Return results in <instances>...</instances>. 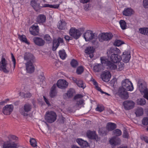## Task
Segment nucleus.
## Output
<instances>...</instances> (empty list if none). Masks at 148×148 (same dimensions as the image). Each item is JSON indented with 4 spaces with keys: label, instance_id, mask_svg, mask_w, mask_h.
Segmentation results:
<instances>
[{
    "label": "nucleus",
    "instance_id": "obj_50",
    "mask_svg": "<svg viewBox=\"0 0 148 148\" xmlns=\"http://www.w3.org/2000/svg\"><path fill=\"white\" fill-rule=\"evenodd\" d=\"M124 64L122 62L118 63L117 66V69L118 70L121 71L124 68Z\"/></svg>",
    "mask_w": 148,
    "mask_h": 148
},
{
    "label": "nucleus",
    "instance_id": "obj_27",
    "mask_svg": "<svg viewBox=\"0 0 148 148\" xmlns=\"http://www.w3.org/2000/svg\"><path fill=\"white\" fill-rule=\"evenodd\" d=\"M76 141L78 144L82 147H86L88 146V143L86 141L82 139H77Z\"/></svg>",
    "mask_w": 148,
    "mask_h": 148
},
{
    "label": "nucleus",
    "instance_id": "obj_51",
    "mask_svg": "<svg viewBox=\"0 0 148 148\" xmlns=\"http://www.w3.org/2000/svg\"><path fill=\"white\" fill-rule=\"evenodd\" d=\"M100 60L101 64L106 65V66L107 65V62L109 61L107 59H105L104 58L102 57H101L100 58Z\"/></svg>",
    "mask_w": 148,
    "mask_h": 148
},
{
    "label": "nucleus",
    "instance_id": "obj_6",
    "mask_svg": "<svg viewBox=\"0 0 148 148\" xmlns=\"http://www.w3.org/2000/svg\"><path fill=\"white\" fill-rule=\"evenodd\" d=\"M46 113L45 116V119L47 122L52 123L56 120V115L55 112L53 111H51L48 113L47 112Z\"/></svg>",
    "mask_w": 148,
    "mask_h": 148
},
{
    "label": "nucleus",
    "instance_id": "obj_40",
    "mask_svg": "<svg viewBox=\"0 0 148 148\" xmlns=\"http://www.w3.org/2000/svg\"><path fill=\"white\" fill-rule=\"evenodd\" d=\"M20 95L23 98H28L32 96L30 92H27L25 93L23 92H20Z\"/></svg>",
    "mask_w": 148,
    "mask_h": 148
},
{
    "label": "nucleus",
    "instance_id": "obj_54",
    "mask_svg": "<svg viewBox=\"0 0 148 148\" xmlns=\"http://www.w3.org/2000/svg\"><path fill=\"white\" fill-rule=\"evenodd\" d=\"M123 137L124 138H128L129 137V135L127 131L125 130L123 132Z\"/></svg>",
    "mask_w": 148,
    "mask_h": 148
},
{
    "label": "nucleus",
    "instance_id": "obj_1",
    "mask_svg": "<svg viewBox=\"0 0 148 148\" xmlns=\"http://www.w3.org/2000/svg\"><path fill=\"white\" fill-rule=\"evenodd\" d=\"M8 138L9 140L4 143L3 148H16L17 144L13 141L16 140L18 137L14 135H10Z\"/></svg>",
    "mask_w": 148,
    "mask_h": 148
},
{
    "label": "nucleus",
    "instance_id": "obj_15",
    "mask_svg": "<svg viewBox=\"0 0 148 148\" xmlns=\"http://www.w3.org/2000/svg\"><path fill=\"white\" fill-rule=\"evenodd\" d=\"M33 63L27 62L25 64L27 73H31L34 72L35 70V67L33 64Z\"/></svg>",
    "mask_w": 148,
    "mask_h": 148
},
{
    "label": "nucleus",
    "instance_id": "obj_61",
    "mask_svg": "<svg viewBox=\"0 0 148 148\" xmlns=\"http://www.w3.org/2000/svg\"><path fill=\"white\" fill-rule=\"evenodd\" d=\"M43 98H44V101H45V102L46 103L48 106L50 105V104L49 102V101H48V100L47 99V98L45 97L44 96H43Z\"/></svg>",
    "mask_w": 148,
    "mask_h": 148
},
{
    "label": "nucleus",
    "instance_id": "obj_60",
    "mask_svg": "<svg viewBox=\"0 0 148 148\" xmlns=\"http://www.w3.org/2000/svg\"><path fill=\"white\" fill-rule=\"evenodd\" d=\"M83 96L80 94H78L75 96L74 97V99L76 100L78 98H82L83 97Z\"/></svg>",
    "mask_w": 148,
    "mask_h": 148
},
{
    "label": "nucleus",
    "instance_id": "obj_44",
    "mask_svg": "<svg viewBox=\"0 0 148 148\" xmlns=\"http://www.w3.org/2000/svg\"><path fill=\"white\" fill-rule=\"evenodd\" d=\"M44 39L48 43H51V38L49 34H47L45 35L44 37Z\"/></svg>",
    "mask_w": 148,
    "mask_h": 148
},
{
    "label": "nucleus",
    "instance_id": "obj_62",
    "mask_svg": "<svg viewBox=\"0 0 148 148\" xmlns=\"http://www.w3.org/2000/svg\"><path fill=\"white\" fill-rule=\"evenodd\" d=\"M52 6V5H50L47 4H45L43 6L44 7H47V8H51V6Z\"/></svg>",
    "mask_w": 148,
    "mask_h": 148
},
{
    "label": "nucleus",
    "instance_id": "obj_9",
    "mask_svg": "<svg viewBox=\"0 0 148 148\" xmlns=\"http://www.w3.org/2000/svg\"><path fill=\"white\" fill-rule=\"evenodd\" d=\"M64 41L62 38L60 37L53 40V42L52 50L55 51L56 50L60 44L63 43Z\"/></svg>",
    "mask_w": 148,
    "mask_h": 148
},
{
    "label": "nucleus",
    "instance_id": "obj_25",
    "mask_svg": "<svg viewBox=\"0 0 148 148\" xmlns=\"http://www.w3.org/2000/svg\"><path fill=\"white\" fill-rule=\"evenodd\" d=\"M74 93V90L71 88L68 91L67 93H66L64 95V99H66L67 98H71L73 96Z\"/></svg>",
    "mask_w": 148,
    "mask_h": 148
},
{
    "label": "nucleus",
    "instance_id": "obj_23",
    "mask_svg": "<svg viewBox=\"0 0 148 148\" xmlns=\"http://www.w3.org/2000/svg\"><path fill=\"white\" fill-rule=\"evenodd\" d=\"M120 138L115 136L109 140L110 143L113 146L117 145L120 143Z\"/></svg>",
    "mask_w": 148,
    "mask_h": 148
},
{
    "label": "nucleus",
    "instance_id": "obj_59",
    "mask_svg": "<svg viewBox=\"0 0 148 148\" xmlns=\"http://www.w3.org/2000/svg\"><path fill=\"white\" fill-rule=\"evenodd\" d=\"M36 29H39L38 25H32L30 28L29 29L32 30H36Z\"/></svg>",
    "mask_w": 148,
    "mask_h": 148
},
{
    "label": "nucleus",
    "instance_id": "obj_13",
    "mask_svg": "<svg viewBox=\"0 0 148 148\" xmlns=\"http://www.w3.org/2000/svg\"><path fill=\"white\" fill-rule=\"evenodd\" d=\"M33 41L35 44L39 46H42L45 44V41L42 38L36 37L33 38Z\"/></svg>",
    "mask_w": 148,
    "mask_h": 148
},
{
    "label": "nucleus",
    "instance_id": "obj_20",
    "mask_svg": "<svg viewBox=\"0 0 148 148\" xmlns=\"http://www.w3.org/2000/svg\"><path fill=\"white\" fill-rule=\"evenodd\" d=\"M46 17L44 14H39L36 18V22L42 25L46 21Z\"/></svg>",
    "mask_w": 148,
    "mask_h": 148
},
{
    "label": "nucleus",
    "instance_id": "obj_48",
    "mask_svg": "<svg viewBox=\"0 0 148 148\" xmlns=\"http://www.w3.org/2000/svg\"><path fill=\"white\" fill-rule=\"evenodd\" d=\"M84 71V69L82 66H80L78 67L76 70V73L78 75L81 74Z\"/></svg>",
    "mask_w": 148,
    "mask_h": 148
},
{
    "label": "nucleus",
    "instance_id": "obj_49",
    "mask_svg": "<svg viewBox=\"0 0 148 148\" xmlns=\"http://www.w3.org/2000/svg\"><path fill=\"white\" fill-rule=\"evenodd\" d=\"M31 145L33 147H35L37 146L36 142V140L33 138L31 139L30 140Z\"/></svg>",
    "mask_w": 148,
    "mask_h": 148
},
{
    "label": "nucleus",
    "instance_id": "obj_33",
    "mask_svg": "<svg viewBox=\"0 0 148 148\" xmlns=\"http://www.w3.org/2000/svg\"><path fill=\"white\" fill-rule=\"evenodd\" d=\"M56 85L55 84L51 88L50 94V96L51 97L55 96L57 92L56 90Z\"/></svg>",
    "mask_w": 148,
    "mask_h": 148
},
{
    "label": "nucleus",
    "instance_id": "obj_58",
    "mask_svg": "<svg viewBox=\"0 0 148 148\" xmlns=\"http://www.w3.org/2000/svg\"><path fill=\"white\" fill-rule=\"evenodd\" d=\"M144 97L148 100V89H147L144 92Z\"/></svg>",
    "mask_w": 148,
    "mask_h": 148
},
{
    "label": "nucleus",
    "instance_id": "obj_5",
    "mask_svg": "<svg viewBox=\"0 0 148 148\" xmlns=\"http://www.w3.org/2000/svg\"><path fill=\"white\" fill-rule=\"evenodd\" d=\"M122 88L127 91H132L133 90L134 87L131 82L128 79L123 80L121 82Z\"/></svg>",
    "mask_w": 148,
    "mask_h": 148
},
{
    "label": "nucleus",
    "instance_id": "obj_46",
    "mask_svg": "<svg viewBox=\"0 0 148 148\" xmlns=\"http://www.w3.org/2000/svg\"><path fill=\"white\" fill-rule=\"evenodd\" d=\"M70 64L72 66L73 68H75L78 65L77 61L74 59H73L71 60Z\"/></svg>",
    "mask_w": 148,
    "mask_h": 148
},
{
    "label": "nucleus",
    "instance_id": "obj_63",
    "mask_svg": "<svg viewBox=\"0 0 148 148\" xmlns=\"http://www.w3.org/2000/svg\"><path fill=\"white\" fill-rule=\"evenodd\" d=\"M64 38L66 40H67L68 41L71 39V38L68 35L65 36L64 37Z\"/></svg>",
    "mask_w": 148,
    "mask_h": 148
},
{
    "label": "nucleus",
    "instance_id": "obj_42",
    "mask_svg": "<svg viewBox=\"0 0 148 148\" xmlns=\"http://www.w3.org/2000/svg\"><path fill=\"white\" fill-rule=\"evenodd\" d=\"M119 24L121 28L123 30H124L126 28V23L123 20H121L119 21Z\"/></svg>",
    "mask_w": 148,
    "mask_h": 148
},
{
    "label": "nucleus",
    "instance_id": "obj_4",
    "mask_svg": "<svg viewBox=\"0 0 148 148\" xmlns=\"http://www.w3.org/2000/svg\"><path fill=\"white\" fill-rule=\"evenodd\" d=\"M32 107L31 104L27 103L24 104L23 106L19 109V112L22 115L24 116H27L28 113L30 112Z\"/></svg>",
    "mask_w": 148,
    "mask_h": 148
},
{
    "label": "nucleus",
    "instance_id": "obj_7",
    "mask_svg": "<svg viewBox=\"0 0 148 148\" xmlns=\"http://www.w3.org/2000/svg\"><path fill=\"white\" fill-rule=\"evenodd\" d=\"M113 35L111 33H102L99 35V39L100 42L108 41L111 39Z\"/></svg>",
    "mask_w": 148,
    "mask_h": 148
},
{
    "label": "nucleus",
    "instance_id": "obj_17",
    "mask_svg": "<svg viewBox=\"0 0 148 148\" xmlns=\"http://www.w3.org/2000/svg\"><path fill=\"white\" fill-rule=\"evenodd\" d=\"M123 105L125 110H129L134 107V103L132 101L127 100L123 102Z\"/></svg>",
    "mask_w": 148,
    "mask_h": 148
},
{
    "label": "nucleus",
    "instance_id": "obj_37",
    "mask_svg": "<svg viewBox=\"0 0 148 148\" xmlns=\"http://www.w3.org/2000/svg\"><path fill=\"white\" fill-rule=\"evenodd\" d=\"M139 32L142 34L148 35V28H140L139 29Z\"/></svg>",
    "mask_w": 148,
    "mask_h": 148
},
{
    "label": "nucleus",
    "instance_id": "obj_22",
    "mask_svg": "<svg viewBox=\"0 0 148 148\" xmlns=\"http://www.w3.org/2000/svg\"><path fill=\"white\" fill-rule=\"evenodd\" d=\"M131 57L130 55V53H128L127 52H124L121 57V59L125 63L128 62Z\"/></svg>",
    "mask_w": 148,
    "mask_h": 148
},
{
    "label": "nucleus",
    "instance_id": "obj_57",
    "mask_svg": "<svg viewBox=\"0 0 148 148\" xmlns=\"http://www.w3.org/2000/svg\"><path fill=\"white\" fill-rule=\"evenodd\" d=\"M84 102V100L83 99H80L79 100H77V106H79L82 104Z\"/></svg>",
    "mask_w": 148,
    "mask_h": 148
},
{
    "label": "nucleus",
    "instance_id": "obj_18",
    "mask_svg": "<svg viewBox=\"0 0 148 148\" xmlns=\"http://www.w3.org/2000/svg\"><path fill=\"white\" fill-rule=\"evenodd\" d=\"M121 60V56L117 54L112 53L110 56V60L114 63L119 62Z\"/></svg>",
    "mask_w": 148,
    "mask_h": 148
},
{
    "label": "nucleus",
    "instance_id": "obj_21",
    "mask_svg": "<svg viewBox=\"0 0 148 148\" xmlns=\"http://www.w3.org/2000/svg\"><path fill=\"white\" fill-rule=\"evenodd\" d=\"M72 80L74 83H75L79 87L84 89L86 87V86L84 84L83 81L79 79L73 77Z\"/></svg>",
    "mask_w": 148,
    "mask_h": 148
},
{
    "label": "nucleus",
    "instance_id": "obj_2",
    "mask_svg": "<svg viewBox=\"0 0 148 148\" xmlns=\"http://www.w3.org/2000/svg\"><path fill=\"white\" fill-rule=\"evenodd\" d=\"M84 38L85 40L86 41H89L93 39L94 40L92 41V43L94 44H95L98 43L96 40L97 36H96L95 34L93 33L92 31L91 30H88L84 34Z\"/></svg>",
    "mask_w": 148,
    "mask_h": 148
},
{
    "label": "nucleus",
    "instance_id": "obj_64",
    "mask_svg": "<svg viewBox=\"0 0 148 148\" xmlns=\"http://www.w3.org/2000/svg\"><path fill=\"white\" fill-rule=\"evenodd\" d=\"M143 140L147 143H148V138L147 136L143 137Z\"/></svg>",
    "mask_w": 148,
    "mask_h": 148
},
{
    "label": "nucleus",
    "instance_id": "obj_10",
    "mask_svg": "<svg viewBox=\"0 0 148 148\" xmlns=\"http://www.w3.org/2000/svg\"><path fill=\"white\" fill-rule=\"evenodd\" d=\"M126 90L122 88H120L117 92L118 94L121 98L126 99L129 96L128 93Z\"/></svg>",
    "mask_w": 148,
    "mask_h": 148
},
{
    "label": "nucleus",
    "instance_id": "obj_45",
    "mask_svg": "<svg viewBox=\"0 0 148 148\" xmlns=\"http://www.w3.org/2000/svg\"><path fill=\"white\" fill-rule=\"evenodd\" d=\"M124 42L120 40H116L114 43V45L115 46L119 47L122 44H123Z\"/></svg>",
    "mask_w": 148,
    "mask_h": 148
},
{
    "label": "nucleus",
    "instance_id": "obj_31",
    "mask_svg": "<svg viewBox=\"0 0 148 148\" xmlns=\"http://www.w3.org/2000/svg\"><path fill=\"white\" fill-rule=\"evenodd\" d=\"M116 63H114L111 62V61H109L107 62V66L108 67V68L112 70H115L116 69H117V66L115 64Z\"/></svg>",
    "mask_w": 148,
    "mask_h": 148
},
{
    "label": "nucleus",
    "instance_id": "obj_12",
    "mask_svg": "<svg viewBox=\"0 0 148 148\" xmlns=\"http://www.w3.org/2000/svg\"><path fill=\"white\" fill-rule=\"evenodd\" d=\"M13 106L12 105H7L3 109V112L5 115H9L12 111Z\"/></svg>",
    "mask_w": 148,
    "mask_h": 148
},
{
    "label": "nucleus",
    "instance_id": "obj_8",
    "mask_svg": "<svg viewBox=\"0 0 148 148\" xmlns=\"http://www.w3.org/2000/svg\"><path fill=\"white\" fill-rule=\"evenodd\" d=\"M69 34L71 36L75 39H78L81 34L79 30L74 27H71V28Z\"/></svg>",
    "mask_w": 148,
    "mask_h": 148
},
{
    "label": "nucleus",
    "instance_id": "obj_55",
    "mask_svg": "<svg viewBox=\"0 0 148 148\" xmlns=\"http://www.w3.org/2000/svg\"><path fill=\"white\" fill-rule=\"evenodd\" d=\"M143 6L145 8H148V0H144Z\"/></svg>",
    "mask_w": 148,
    "mask_h": 148
},
{
    "label": "nucleus",
    "instance_id": "obj_47",
    "mask_svg": "<svg viewBox=\"0 0 148 148\" xmlns=\"http://www.w3.org/2000/svg\"><path fill=\"white\" fill-rule=\"evenodd\" d=\"M29 32L32 35L36 36L38 35V34L39 29H36V30L29 29Z\"/></svg>",
    "mask_w": 148,
    "mask_h": 148
},
{
    "label": "nucleus",
    "instance_id": "obj_29",
    "mask_svg": "<svg viewBox=\"0 0 148 148\" xmlns=\"http://www.w3.org/2000/svg\"><path fill=\"white\" fill-rule=\"evenodd\" d=\"M87 136L90 138L92 139H96L97 136L95 131H91L88 130L87 133Z\"/></svg>",
    "mask_w": 148,
    "mask_h": 148
},
{
    "label": "nucleus",
    "instance_id": "obj_56",
    "mask_svg": "<svg viewBox=\"0 0 148 148\" xmlns=\"http://www.w3.org/2000/svg\"><path fill=\"white\" fill-rule=\"evenodd\" d=\"M11 55L12 60L13 62V63L14 64V67H15V64H16V60H15V59L14 58V57L13 54L12 53H11Z\"/></svg>",
    "mask_w": 148,
    "mask_h": 148
},
{
    "label": "nucleus",
    "instance_id": "obj_39",
    "mask_svg": "<svg viewBox=\"0 0 148 148\" xmlns=\"http://www.w3.org/2000/svg\"><path fill=\"white\" fill-rule=\"evenodd\" d=\"M143 109L141 108H138L137 109L135 112L136 115L139 116L142 115L143 114Z\"/></svg>",
    "mask_w": 148,
    "mask_h": 148
},
{
    "label": "nucleus",
    "instance_id": "obj_53",
    "mask_svg": "<svg viewBox=\"0 0 148 148\" xmlns=\"http://www.w3.org/2000/svg\"><path fill=\"white\" fill-rule=\"evenodd\" d=\"M95 110L97 111L101 112L104 110V108L103 107L97 106Z\"/></svg>",
    "mask_w": 148,
    "mask_h": 148
},
{
    "label": "nucleus",
    "instance_id": "obj_26",
    "mask_svg": "<svg viewBox=\"0 0 148 148\" xmlns=\"http://www.w3.org/2000/svg\"><path fill=\"white\" fill-rule=\"evenodd\" d=\"M133 10L132 9L128 8L125 9L123 13V15L125 16H130L133 14Z\"/></svg>",
    "mask_w": 148,
    "mask_h": 148
},
{
    "label": "nucleus",
    "instance_id": "obj_30",
    "mask_svg": "<svg viewBox=\"0 0 148 148\" xmlns=\"http://www.w3.org/2000/svg\"><path fill=\"white\" fill-rule=\"evenodd\" d=\"M138 86L139 90L141 93H143L147 89L146 88L145 84L144 83H140L138 82Z\"/></svg>",
    "mask_w": 148,
    "mask_h": 148
},
{
    "label": "nucleus",
    "instance_id": "obj_43",
    "mask_svg": "<svg viewBox=\"0 0 148 148\" xmlns=\"http://www.w3.org/2000/svg\"><path fill=\"white\" fill-rule=\"evenodd\" d=\"M18 37L19 39L22 41L25 42L26 44H28L25 36L24 35H19Z\"/></svg>",
    "mask_w": 148,
    "mask_h": 148
},
{
    "label": "nucleus",
    "instance_id": "obj_36",
    "mask_svg": "<svg viewBox=\"0 0 148 148\" xmlns=\"http://www.w3.org/2000/svg\"><path fill=\"white\" fill-rule=\"evenodd\" d=\"M59 54L60 57L62 60L65 59L66 57V54L64 49L60 50Z\"/></svg>",
    "mask_w": 148,
    "mask_h": 148
},
{
    "label": "nucleus",
    "instance_id": "obj_35",
    "mask_svg": "<svg viewBox=\"0 0 148 148\" xmlns=\"http://www.w3.org/2000/svg\"><path fill=\"white\" fill-rule=\"evenodd\" d=\"M102 66L101 64H97L93 67L94 70L95 72H99L102 69Z\"/></svg>",
    "mask_w": 148,
    "mask_h": 148
},
{
    "label": "nucleus",
    "instance_id": "obj_34",
    "mask_svg": "<svg viewBox=\"0 0 148 148\" xmlns=\"http://www.w3.org/2000/svg\"><path fill=\"white\" fill-rule=\"evenodd\" d=\"M85 53L87 54H91L90 55V58H92L93 57L92 53L94 52L93 50V48L92 47H87L85 50Z\"/></svg>",
    "mask_w": 148,
    "mask_h": 148
},
{
    "label": "nucleus",
    "instance_id": "obj_41",
    "mask_svg": "<svg viewBox=\"0 0 148 148\" xmlns=\"http://www.w3.org/2000/svg\"><path fill=\"white\" fill-rule=\"evenodd\" d=\"M146 103V101L144 98H139L137 100V103L138 105H144Z\"/></svg>",
    "mask_w": 148,
    "mask_h": 148
},
{
    "label": "nucleus",
    "instance_id": "obj_52",
    "mask_svg": "<svg viewBox=\"0 0 148 148\" xmlns=\"http://www.w3.org/2000/svg\"><path fill=\"white\" fill-rule=\"evenodd\" d=\"M142 122L144 125H148V117L144 118L142 120Z\"/></svg>",
    "mask_w": 148,
    "mask_h": 148
},
{
    "label": "nucleus",
    "instance_id": "obj_32",
    "mask_svg": "<svg viewBox=\"0 0 148 148\" xmlns=\"http://www.w3.org/2000/svg\"><path fill=\"white\" fill-rule=\"evenodd\" d=\"M120 53V50L116 47L111 48L107 52V53H114L119 54Z\"/></svg>",
    "mask_w": 148,
    "mask_h": 148
},
{
    "label": "nucleus",
    "instance_id": "obj_14",
    "mask_svg": "<svg viewBox=\"0 0 148 148\" xmlns=\"http://www.w3.org/2000/svg\"><path fill=\"white\" fill-rule=\"evenodd\" d=\"M31 5L34 10L36 11H39L41 7H42L40 5V2L38 0L31 1Z\"/></svg>",
    "mask_w": 148,
    "mask_h": 148
},
{
    "label": "nucleus",
    "instance_id": "obj_16",
    "mask_svg": "<svg viewBox=\"0 0 148 148\" xmlns=\"http://www.w3.org/2000/svg\"><path fill=\"white\" fill-rule=\"evenodd\" d=\"M24 59L26 60L27 62L30 63L34 62V57L32 54L29 53H26L24 55Z\"/></svg>",
    "mask_w": 148,
    "mask_h": 148
},
{
    "label": "nucleus",
    "instance_id": "obj_19",
    "mask_svg": "<svg viewBox=\"0 0 148 148\" xmlns=\"http://www.w3.org/2000/svg\"><path fill=\"white\" fill-rule=\"evenodd\" d=\"M101 76V78L103 81L106 82H108L110 80L111 75L110 72L107 71L103 73Z\"/></svg>",
    "mask_w": 148,
    "mask_h": 148
},
{
    "label": "nucleus",
    "instance_id": "obj_24",
    "mask_svg": "<svg viewBox=\"0 0 148 148\" xmlns=\"http://www.w3.org/2000/svg\"><path fill=\"white\" fill-rule=\"evenodd\" d=\"M66 23L63 21H59L57 24V27L60 30H64L67 28Z\"/></svg>",
    "mask_w": 148,
    "mask_h": 148
},
{
    "label": "nucleus",
    "instance_id": "obj_11",
    "mask_svg": "<svg viewBox=\"0 0 148 148\" xmlns=\"http://www.w3.org/2000/svg\"><path fill=\"white\" fill-rule=\"evenodd\" d=\"M68 85V83L64 79L58 80L57 83L58 87L61 89H64L67 88Z\"/></svg>",
    "mask_w": 148,
    "mask_h": 148
},
{
    "label": "nucleus",
    "instance_id": "obj_3",
    "mask_svg": "<svg viewBox=\"0 0 148 148\" xmlns=\"http://www.w3.org/2000/svg\"><path fill=\"white\" fill-rule=\"evenodd\" d=\"M10 67V65L7 63L5 59L3 57L0 62V70L3 71L5 73H8Z\"/></svg>",
    "mask_w": 148,
    "mask_h": 148
},
{
    "label": "nucleus",
    "instance_id": "obj_38",
    "mask_svg": "<svg viewBox=\"0 0 148 148\" xmlns=\"http://www.w3.org/2000/svg\"><path fill=\"white\" fill-rule=\"evenodd\" d=\"M122 132L119 129H116L112 132V135L116 136H119L121 135Z\"/></svg>",
    "mask_w": 148,
    "mask_h": 148
},
{
    "label": "nucleus",
    "instance_id": "obj_28",
    "mask_svg": "<svg viewBox=\"0 0 148 148\" xmlns=\"http://www.w3.org/2000/svg\"><path fill=\"white\" fill-rule=\"evenodd\" d=\"M106 127L108 131H112L116 128V125L114 123L109 122L107 123Z\"/></svg>",
    "mask_w": 148,
    "mask_h": 148
}]
</instances>
